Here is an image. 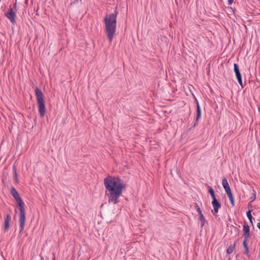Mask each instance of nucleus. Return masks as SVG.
<instances>
[{"label": "nucleus", "mask_w": 260, "mask_h": 260, "mask_svg": "<svg viewBox=\"0 0 260 260\" xmlns=\"http://www.w3.org/2000/svg\"><path fill=\"white\" fill-rule=\"evenodd\" d=\"M209 192L211 196L212 197L213 200H214V199H216L214 191L213 189V188L210 186H209Z\"/></svg>", "instance_id": "dca6fc26"}, {"label": "nucleus", "mask_w": 260, "mask_h": 260, "mask_svg": "<svg viewBox=\"0 0 260 260\" xmlns=\"http://www.w3.org/2000/svg\"><path fill=\"white\" fill-rule=\"evenodd\" d=\"M246 214H247V216L248 219L249 220L250 223L252 224H253V222H252L253 217L251 215V210H248Z\"/></svg>", "instance_id": "f3484780"}, {"label": "nucleus", "mask_w": 260, "mask_h": 260, "mask_svg": "<svg viewBox=\"0 0 260 260\" xmlns=\"http://www.w3.org/2000/svg\"><path fill=\"white\" fill-rule=\"evenodd\" d=\"M234 68L236 77L241 76L238 65L237 63H234Z\"/></svg>", "instance_id": "9b49d317"}, {"label": "nucleus", "mask_w": 260, "mask_h": 260, "mask_svg": "<svg viewBox=\"0 0 260 260\" xmlns=\"http://www.w3.org/2000/svg\"><path fill=\"white\" fill-rule=\"evenodd\" d=\"M13 175H14V177L15 178V181L17 183L18 182V179L17 178L16 168L15 166H13Z\"/></svg>", "instance_id": "2eb2a0df"}, {"label": "nucleus", "mask_w": 260, "mask_h": 260, "mask_svg": "<svg viewBox=\"0 0 260 260\" xmlns=\"http://www.w3.org/2000/svg\"><path fill=\"white\" fill-rule=\"evenodd\" d=\"M243 232L244 239L248 240L250 235V228L247 222H244L243 224Z\"/></svg>", "instance_id": "423d86ee"}, {"label": "nucleus", "mask_w": 260, "mask_h": 260, "mask_svg": "<svg viewBox=\"0 0 260 260\" xmlns=\"http://www.w3.org/2000/svg\"><path fill=\"white\" fill-rule=\"evenodd\" d=\"M14 7H16V4H15L14 5Z\"/></svg>", "instance_id": "b1692460"}, {"label": "nucleus", "mask_w": 260, "mask_h": 260, "mask_svg": "<svg viewBox=\"0 0 260 260\" xmlns=\"http://www.w3.org/2000/svg\"><path fill=\"white\" fill-rule=\"evenodd\" d=\"M201 110L198 102H197V116L196 118L195 122L193 124V127L196 126L198 124V120L201 118Z\"/></svg>", "instance_id": "1a4fd4ad"}, {"label": "nucleus", "mask_w": 260, "mask_h": 260, "mask_svg": "<svg viewBox=\"0 0 260 260\" xmlns=\"http://www.w3.org/2000/svg\"><path fill=\"white\" fill-rule=\"evenodd\" d=\"M118 12L107 14L104 18L103 22L105 25V31L110 42L113 41L116 29V19Z\"/></svg>", "instance_id": "f03ea898"}, {"label": "nucleus", "mask_w": 260, "mask_h": 260, "mask_svg": "<svg viewBox=\"0 0 260 260\" xmlns=\"http://www.w3.org/2000/svg\"><path fill=\"white\" fill-rule=\"evenodd\" d=\"M199 219L201 221V226L203 227L205 225V218L203 214L199 215Z\"/></svg>", "instance_id": "a211bd4d"}, {"label": "nucleus", "mask_w": 260, "mask_h": 260, "mask_svg": "<svg viewBox=\"0 0 260 260\" xmlns=\"http://www.w3.org/2000/svg\"><path fill=\"white\" fill-rule=\"evenodd\" d=\"M11 220V216L10 214H7L5 218L4 222V232H7L10 228V222Z\"/></svg>", "instance_id": "0eeeda50"}, {"label": "nucleus", "mask_w": 260, "mask_h": 260, "mask_svg": "<svg viewBox=\"0 0 260 260\" xmlns=\"http://www.w3.org/2000/svg\"><path fill=\"white\" fill-rule=\"evenodd\" d=\"M35 94L38 105L39 112L41 117H43L46 112L45 101L42 91L38 88L35 89Z\"/></svg>", "instance_id": "20e7f679"}, {"label": "nucleus", "mask_w": 260, "mask_h": 260, "mask_svg": "<svg viewBox=\"0 0 260 260\" xmlns=\"http://www.w3.org/2000/svg\"><path fill=\"white\" fill-rule=\"evenodd\" d=\"M237 79L238 83H239V84L240 85L241 87L243 88L244 87V85H243V83H242V77L240 76V77H237Z\"/></svg>", "instance_id": "6ab92c4d"}, {"label": "nucleus", "mask_w": 260, "mask_h": 260, "mask_svg": "<svg viewBox=\"0 0 260 260\" xmlns=\"http://www.w3.org/2000/svg\"><path fill=\"white\" fill-rule=\"evenodd\" d=\"M226 194L229 198L231 205H232L233 207H234L235 201L232 191L226 193Z\"/></svg>", "instance_id": "f8f14e48"}, {"label": "nucleus", "mask_w": 260, "mask_h": 260, "mask_svg": "<svg viewBox=\"0 0 260 260\" xmlns=\"http://www.w3.org/2000/svg\"><path fill=\"white\" fill-rule=\"evenodd\" d=\"M104 184L108 203L117 204L119 198L125 187L123 180L119 177L108 176L104 179Z\"/></svg>", "instance_id": "f257e3e1"}, {"label": "nucleus", "mask_w": 260, "mask_h": 260, "mask_svg": "<svg viewBox=\"0 0 260 260\" xmlns=\"http://www.w3.org/2000/svg\"><path fill=\"white\" fill-rule=\"evenodd\" d=\"M235 243L234 244H231L226 249V253L228 254L232 253L235 248Z\"/></svg>", "instance_id": "4468645a"}, {"label": "nucleus", "mask_w": 260, "mask_h": 260, "mask_svg": "<svg viewBox=\"0 0 260 260\" xmlns=\"http://www.w3.org/2000/svg\"><path fill=\"white\" fill-rule=\"evenodd\" d=\"M212 205L213 206L214 212L215 213H217L218 212L219 209L221 207V204L216 199H214L212 201Z\"/></svg>", "instance_id": "6e6552de"}, {"label": "nucleus", "mask_w": 260, "mask_h": 260, "mask_svg": "<svg viewBox=\"0 0 260 260\" xmlns=\"http://www.w3.org/2000/svg\"><path fill=\"white\" fill-rule=\"evenodd\" d=\"M52 260H55V254L53 253V258Z\"/></svg>", "instance_id": "5701e85b"}, {"label": "nucleus", "mask_w": 260, "mask_h": 260, "mask_svg": "<svg viewBox=\"0 0 260 260\" xmlns=\"http://www.w3.org/2000/svg\"><path fill=\"white\" fill-rule=\"evenodd\" d=\"M6 17L10 20L12 23L15 24L16 22V15L12 8H10L6 13Z\"/></svg>", "instance_id": "39448f33"}, {"label": "nucleus", "mask_w": 260, "mask_h": 260, "mask_svg": "<svg viewBox=\"0 0 260 260\" xmlns=\"http://www.w3.org/2000/svg\"><path fill=\"white\" fill-rule=\"evenodd\" d=\"M234 1V0H228V5H231L233 3Z\"/></svg>", "instance_id": "4be33fe9"}, {"label": "nucleus", "mask_w": 260, "mask_h": 260, "mask_svg": "<svg viewBox=\"0 0 260 260\" xmlns=\"http://www.w3.org/2000/svg\"><path fill=\"white\" fill-rule=\"evenodd\" d=\"M256 199V193H255V191L254 190H253V195H252V197H251V199H252V202L254 201Z\"/></svg>", "instance_id": "aec40b11"}, {"label": "nucleus", "mask_w": 260, "mask_h": 260, "mask_svg": "<svg viewBox=\"0 0 260 260\" xmlns=\"http://www.w3.org/2000/svg\"><path fill=\"white\" fill-rule=\"evenodd\" d=\"M11 193L19 207V220L20 223V233H21L24 229L26 218L24 204L19 194L14 187H12L11 188Z\"/></svg>", "instance_id": "7ed1b4c3"}, {"label": "nucleus", "mask_w": 260, "mask_h": 260, "mask_svg": "<svg viewBox=\"0 0 260 260\" xmlns=\"http://www.w3.org/2000/svg\"><path fill=\"white\" fill-rule=\"evenodd\" d=\"M222 185L226 193H228L231 191L228 180L225 178H223L222 179Z\"/></svg>", "instance_id": "9d476101"}, {"label": "nucleus", "mask_w": 260, "mask_h": 260, "mask_svg": "<svg viewBox=\"0 0 260 260\" xmlns=\"http://www.w3.org/2000/svg\"><path fill=\"white\" fill-rule=\"evenodd\" d=\"M247 240H245L244 239L243 242V247L245 249V252H244V253L245 254H246L247 255H248L249 254V248H248V245H247V244L246 243Z\"/></svg>", "instance_id": "ddd939ff"}, {"label": "nucleus", "mask_w": 260, "mask_h": 260, "mask_svg": "<svg viewBox=\"0 0 260 260\" xmlns=\"http://www.w3.org/2000/svg\"><path fill=\"white\" fill-rule=\"evenodd\" d=\"M197 212H198L199 215H200L201 214H203L202 213V211H201V209L198 206V208L197 209Z\"/></svg>", "instance_id": "412c9836"}]
</instances>
